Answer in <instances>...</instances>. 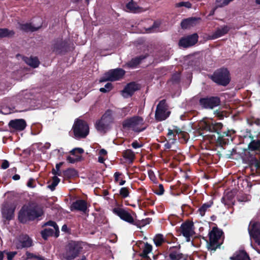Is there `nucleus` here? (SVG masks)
Wrapping results in <instances>:
<instances>
[{"instance_id":"obj_57","label":"nucleus","mask_w":260,"mask_h":260,"mask_svg":"<svg viewBox=\"0 0 260 260\" xmlns=\"http://www.w3.org/2000/svg\"><path fill=\"white\" fill-rule=\"evenodd\" d=\"M121 174L118 172H116L114 174V177L116 181H118L119 180V177Z\"/></svg>"},{"instance_id":"obj_17","label":"nucleus","mask_w":260,"mask_h":260,"mask_svg":"<svg viewBox=\"0 0 260 260\" xmlns=\"http://www.w3.org/2000/svg\"><path fill=\"white\" fill-rule=\"evenodd\" d=\"M31 240L26 235L20 236L16 242V247L17 249H21L24 247H29L31 246Z\"/></svg>"},{"instance_id":"obj_34","label":"nucleus","mask_w":260,"mask_h":260,"mask_svg":"<svg viewBox=\"0 0 260 260\" xmlns=\"http://www.w3.org/2000/svg\"><path fill=\"white\" fill-rule=\"evenodd\" d=\"M212 203H205L199 209L198 212L202 216H203L206 212L211 207Z\"/></svg>"},{"instance_id":"obj_27","label":"nucleus","mask_w":260,"mask_h":260,"mask_svg":"<svg viewBox=\"0 0 260 260\" xmlns=\"http://www.w3.org/2000/svg\"><path fill=\"white\" fill-rule=\"evenodd\" d=\"M232 260H250L248 255L244 251L237 252L235 255L231 257Z\"/></svg>"},{"instance_id":"obj_37","label":"nucleus","mask_w":260,"mask_h":260,"mask_svg":"<svg viewBox=\"0 0 260 260\" xmlns=\"http://www.w3.org/2000/svg\"><path fill=\"white\" fill-rule=\"evenodd\" d=\"M154 242L155 244L157 246H159L161 245V244L164 242V236L161 234H157L156 235L154 239Z\"/></svg>"},{"instance_id":"obj_29","label":"nucleus","mask_w":260,"mask_h":260,"mask_svg":"<svg viewBox=\"0 0 260 260\" xmlns=\"http://www.w3.org/2000/svg\"><path fill=\"white\" fill-rule=\"evenodd\" d=\"M15 32L12 30H9L7 28L0 29V38L5 37H12L14 36Z\"/></svg>"},{"instance_id":"obj_3","label":"nucleus","mask_w":260,"mask_h":260,"mask_svg":"<svg viewBox=\"0 0 260 260\" xmlns=\"http://www.w3.org/2000/svg\"><path fill=\"white\" fill-rule=\"evenodd\" d=\"M81 247L79 244L72 241L66 246L65 250L62 253L63 258L67 260H72L76 257L79 254Z\"/></svg>"},{"instance_id":"obj_58","label":"nucleus","mask_w":260,"mask_h":260,"mask_svg":"<svg viewBox=\"0 0 260 260\" xmlns=\"http://www.w3.org/2000/svg\"><path fill=\"white\" fill-rule=\"evenodd\" d=\"M20 176L18 174H15L12 177L13 179L14 180H18L20 179Z\"/></svg>"},{"instance_id":"obj_60","label":"nucleus","mask_w":260,"mask_h":260,"mask_svg":"<svg viewBox=\"0 0 260 260\" xmlns=\"http://www.w3.org/2000/svg\"><path fill=\"white\" fill-rule=\"evenodd\" d=\"M98 160L100 162L103 163L104 161V159L102 156H100L99 157Z\"/></svg>"},{"instance_id":"obj_40","label":"nucleus","mask_w":260,"mask_h":260,"mask_svg":"<svg viewBox=\"0 0 260 260\" xmlns=\"http://www.w3.org/2000/svg\"><path fill=\"white\" fill-rule=\"evenodd\" d=\"M159 26V23L154 22L151 27L146 29V32L150 33L157 31Z\"/></svg>"},{"instance_id":"obj_2","label":"nucleus","mask_w":260,"mask_h":260,"mask_svg":"<svg viewBox=\"0 0 260 260\" xmlns=\"http://www.w3.org/2000/svg\"><path fill=\"white\" fill-rule=\"evenodd\" d=\"M42 213V210L38 207H23L19 212L18 218L21 222L24 223L41 216Z\"/></svg>"},{"instance_id":"obj_5","label":"nucleus","mask_w":260,"mask_h":260,"mask_svg":"<svg viewBox=\"0 0 260 260\" xmlns=\"http://www.w3.org/2000/svg\"><path fill=\"white\" fill-rule=\"evenodd\" d=\"M73 130L76 138H84L89 133V126L85 121L77 119L73 125Z\"/></svg>"},{"instance_id":"obj_4","label":"nucleus","mask_w":260,"mask_h":260,"mask_svg":"<svg viewBox=\"0 0 260 260\" xmlns=\"http://www.w3.org/2000/svg\"><path fill=\"white\" fill-rule=\"evenodd\" d=\"M112 122L111 113L108 111L102 116L101 119L96 122L95 127L98 132L104 134L110 128Z\"/></svg>"},{"instance_id":"obj_49","label":"nucleus","mask_w":260,"mask_h":260,"mask_svg":"<svg viewBox=\"0 0 260 260\" xmlns=\"http://www.w3.org/2000/svg\"><path fill=\"white\" fill-rule=\"evenodd\" d=\"M164 192V189L162 184H159L158 190L156 191V193L158 195H161Z\"/></svg>"},{"instance_id":"obj_10","label":"nucleus","mask_w":260,"mask_h":260,"mask_svg":"<svg viewBox=\"0 0 260 260\" xmlns=\"http://www.w3.org/2000/svg\"><path fill=\"white\" fill-rule=\"evenodd\" d=\"M222 234V232L216 228H213L209 233V240L210 248L215 250L220 245L219 240Z\"/></svg>"},{"instance_id":"obj_30","label":"nucleus","mask_w":260,"mask_h":260,"mask_svg":"<svg viewBox=\"0 0 260 260\" xmlns=\"http://www.w3.org/2000/svg\"><path fill=\"white\" fill-rule=\"evenodd\" d=\"M152 246L147 243L145 244L141 255L144 258H148V254L152 251Z\"/></svg>"},{"instance_id":"obj_63","label":"nucleus","mask_w":260,"mask_h":260,"mask_svg":"<svg viewBox=\"0 0 260 260\" xmlns=\"http://www.w3.org/2000/svg\"><path fill=\"white\" fill-rule=\"evenodd\" d=\"M174 130V134L176 133V134H179V133H181V131H180L179 129H173Z\"/></svg>"},{"instance_id":"obj_19","label":"nucleus","mask_w":260,"mask_h":260,"mask_svg":"<svg viewBox=\"0 0 260 260\" xmlns=\"http://www.w3.org/2000/svg\"><path fill=\"white\" fill-rule=\"evenodd\" d=\"M9 126L14 129L22 131L25 128L26 123L25 121L22 119H15L9 122Z\"/></svg>"},{"instance_id":"obj_12","label":"nucleus","mask_w":260,"mask_h":260,"mask_svg":"<svg viewBox=\"0 0 260 260\" xmlns=\"http://www.w3.org/2000/svg\"><path fill=\"white\" fill-rule=\"evenodd\" d=\"M248 232L251 237L258 245H260V223L251 221L249 225Z\"/></svg>"},{"instance_id":"obj_41","label":"nucleus","mask_w":260,"mask_h":260,"mask_svg":"<svg viewBox=\"0 0 260 260\" xmlns=\"http://www.w3.org/2000/svg\"><path fill=\"white\" fill-rule=\"evenodd\" d=\"M26 257L27 259H35L36 260H45V259L40 255H35L34 253L26 252Z\"/></svg>"},{"instance_id":"obj_61","label":"nucleus","mask_w":260,"mask_h":260,"mask_svg":"<svg viewBox=\"0 0 260 260\" xmlns=\"http://www.w3.org/2000/svg\"><path fill=\"white\" fill-rule=\"evenodd\" d=\"M149 177H150V179L152 180H153L154 178V176L153 175V173L152 172H149Z\"/></svg>"},{"instance_id":"obj_56","label":"nucleus","mask_w":260,"mask_h":260,"mask_svg":"<svg viewBox=\"0 0 260 260\" xmlns=\"http://www.w3.org/2000/svg\"><path fill=\"white\" fill-rule=\"evenodd\" d=\"M99 153L101 155H105L107 154V152L106 150L102 149L100 150Z\"/></svg>"},{"instance_id":"obj_44","label":"nucleus","mask_w":260,"mask_h":260,"mask_svg":"<svg viewBox=\"0 0 260 260\" xmlns=\"http://www.w3.org/2000/svg\"><path fill=\"white\" fill-rule=\"evenodd\" d=\"M191 6V4L189 2H182L175 4V7L177 8L185 7L187 8H190Z\"/></svg>"},{"instance_id":"obj_38","label":"nucleus","mask_w":260,"mask_h":260,"mask_svg":"<svg viewBox=\"0 0 260 260\" xmlns=\"http://www.w3.org/2000/svg\"><path fill=\"white\" fill-rule=\"evenodd\" d=\"M200 126L202 128L210 132H211V129L213 128L211 123L205 121H203L200 122Z\"/></svg>"},{"instance_id":"obj_50","label":"nucleus","mask_w":260,"mask_h":260,"mask_svg":"<svg viewBox=\"0 0 260 260\" xmlns=\"http://www.w3.org/2000/svg\"><path fill=\"white\" fill-rule=\"evenodd\" d=\"M67 160L71 164H74L75 162H77L79 160V157L74 158L71 156H68L67 157Z\"/></svg>"},{"instance_id":"obj_15","label":"nucleus","mask_w":260,"mask_h":260,"mask_svg":"<svg viewBox=\"0 0 260 260\" xmlns=\"http://www.w3.org/2000/svg\"><path fill=\"white\" fill-rule=\"evenodd\" d=\"M193 223L191 222H185L180 226V232L184 236L187 242L190 241V237L194 234Z\"/></svg>"},{"instance_id":"obj_47","label":"nucleus","mask_w":260,"mask_h":260,"mask_svg":"<svg viewBox=\"0 0 260 260\" xmlns=\"http://www.w3.org/2000/svg\"><path fill=\"white\" fill-rule=\"evenodd\" d=\"M16 251H12L7 252V259L8 260H12L13 258L17 254Z\"/></svg>"},{"instance_id":"obj_33","label":"nucleus","mask_w":260,"mask_h":260,"mask_svg":"<svg viewBox=\"0 0 260 260\" xmlns=\"http://www.w3.org/2000/svg\"><path fill=\"white\" fill-rule=\"evenodd\" d=\"M234 0H215L216 8H223L229 5Z\"/></svg>"},{"instance_id":"obj_64","label":"nucleus","mask_w":260,"mask_h":260,"mask_svg":"<svg viewBox=\"0 0 260 260\" xmlns=\"http://www.w3.org/2000/svg\"><path fill=\"white\" fill-rule=\"evenodd\" d=\"M216 5L215 6V7L211 11L210 13V15H213L214 14L215 10L217 9Z\"/></svg>"},{"instance_id":"obj_62","label":"nucleus","mask_w":260,"mask_h":260,"mask_svg":"<svg viewBox=\"0 0 260 260\" xmlns=\"http://www.w3.org/2000/svg\"><path fill=\"white\" fill-rule=\"evenodd\" d=\"M165 148L170 149L171 148V144L169 143H167L165 144Z\"/></svg>"},{"instance_id":"obj_18","label":"nucleus","mask_w":260,"mask_h":260,"mask_svg":"<svg viewBox=\"0 0 260 260\" xmlns=\"http://www.w3.org/2000/svg\"><path fill=\"white\" fill-rule=\"evenodd\" d=\"M230 27L227 25H223L218 27L216 30L209 36V39L214 40L220 38L228 34Z\"/></svg>"},{"instance_id":"obj_14","label":"nucleus","mask_w":260,"mask_h":260,"mask_svg":"<svg viewBox=\"0 0 260 260\" xmlns=\"http://www.w3.org/2000/svg\"><path fill=\"white\" fill-rule=\"evenodd\" d=\"M15 204L12 201H6L3 204L2 212L3 216L7 219H11L13 216L15 209Z\"/></svg>"},{"instance_id":"obj_21","label":"nucleus","mask_w":260,"mask_h":260,"mask_svg":"<svg viewBox=\"0 0 260 260\" xmlns=\"http://www.w3.org/2000/svg\"><path fill=\"white\" fill-rule=\"evenodd\" d=\"M71 210H77L85 212L87 209L86 202L82 200H77L71 205Z\"/></svg>"},{"instance_id":"obj_39","label":"nucleus","mask_w":260,"mask_h":260,"mask_svg":"<svg viewBox=\"0 0 260 260\" xmlns=\"http://www.w3.org/2000/svg\"><path fill=\"white\" fill-rule=\"evenodd\" d=\"M211 125L213 128L212 129H211L210 132H215L219 134L220 131L222 127V123L218 122L213 124V123H212Z\"/></svg>"},{"instance_id":"obj_46","label":"nucleus","mask_w":260,"mask_h":260,"mask_svg":"<svg viewBox=\"0 0 260 260\" xmlns=\"http://www.w3.org/2000/svg\"><path fill=\"white\" fill-rule=\"evenodd\" d=\"M120 194L124 198H126L129 195V191L127 188L122 187L119 191Z\"/></svg>"},{"instance_id":"obj_28","label":"nucleus","mask_w":260,"mask_h":260,"mask_svg":"<svg viewBox=\"0 0 260 260\" xmlns=\"http://www.w3.org/2000/svg\"><path fill=\"white\" fill-rule=\"evenodd\" d=\"M145 58V56L143 55L134 58L130 61L127 63V66L130 68H135L140 63L142 59Z\"/></svg>"},{"instance_id":"obj_23","label":"nucleus","mask_w":260,"mask_h":260,"mask_svg":"<svg viewBox=\"0 0 260 260\" xmlns=\"http://www.w3.org/2000/svg\"><path fill=\"white\" fill-rule=\"evenodd\" d=\"M67 42L62 40L57 41L53 47V51L56 53H60L63 52L67 46Z\"/></svg>"},{"instance_id":"obj_22","label":"nucleus","mask_w":260,"mask_h":260,"mask_svg":"<svg viewBox=\"0 0 260 260\" xmlns=\"http://www.w3.org/2000/svg\"><path fill=\"white\" fill-rule=\"evenodd\" d=\"M198 19L196 18H188L184 19L181 23V26L183 29H188L196 25Z\"/></svg>"},{"instance_id":"obj_43","label":"nucleus","mask_w":260,"mask_h":260,"mask_svg":"<svg viewBox=\"0 0 260 260\" xmlns=\"http://www.w3.org/2000/svg\"><path fill=\"white\" fill-rule=\"evenodd\" d=\"M123 156L129 159H133L135 157V153L131 150H126L123 152Z\"/></svg>"},{"instance_id":"obj_32","label":"nucleus","mask_w":260,"mask_h":260,"mask_svg":"<svg viewBox=\"0 0 260 260\" xmlns=\"http://www.w3.org/2000/svg\"><path fill=\"white\" fill-rule=\"evenodd\" d=\"M248 148L251 150H256L260 148V140H253L249 145Z\"/></svg>"},{"instance_id":"obj_16","label":"nucleus","mask_w":260,"mask_h":260,"mask_svg":"<svg viewBox=\"0 0 260 260\" xmlns=\"http://www.w3.org/2000/svg\"><path fill=\"white\" fill-rule=\"evenodd\" d=\"M198 40V35L195 33L182 38L179 42V45L183 48H187L194 45Z\"/></svg>"},{"instance_id":"obj_31","label":"nucleus","mask_w":260,"mask_h":260,"mask_svg":"<svg viewBox=\"0 0 260 260\" xmlns=\"http://www.w3.org/2000/svg\"><path fill=\"white\" fill-rule=\"evenodd\" d=\"M63 175L65 177L70 178L76 176L77 175V172L75 169L70 168L63 171Z\"/></svg>"},{"instance_id":"obj_26","label":"nucleus","mask_w":260,"mask_h":260,"mask_svg":"<svg viewBox=\"0 0 260 260\" xmlns=\"http://www.w3.org/2000/svg\"><path fill=\"white\" fill-rule=\"evenodd\" d=\"M23 60L28 66L36 68L39 65L40 62L37 57H23Z\"/></svg>"},{"instance_id":"obj_9","label":"nucleus","mask_w":260,"mask_h":260,"mask_svg":"<svg viewBox=\"0 0 260 260\" xmlns=\"http://www.w3.org/2000/svg\"><path fill=\"white\" fill-rule=\"evenodd\" d=\"M125 71L122 69H116L111 70L106 73L103 77L100 79V82L107 81H116L121 78L124 75Z\"/></svg>"},{"instance_id":"obj_8","label":"nucleus","mask_w":260,"mask_h":260,"mask_svg":"<svg viewBox=\"0 0 260 260\" xmlns=\"http://www.w3.org/2000/svg\"><path fill=\"white\" fill-rule=\"evenodd\" d=\"M166 100L160 101L157 105L155 113V117L157 121H162L169 117L170 112L168 110Z\"/></svg>"},{"instance_id":"obj_59","label":"nucleus","mask_w":260,"mask_h":260,"mask_svg":"<svg viewBox=\"0 0 260 260\" xmlns=\"http://www.w3.org/2000/svg\"><path fill=\"white\" fill-rule=\"evenodd\" d=\"M61 230L63 232H67L68 231V227L66 224L63 225L61 228Z\"/></svg>"},{"instance_id":"obj_54","label":"nucleus","mask_w":260,"mask_h":260,"mask_svg":"<svg viewBox=\"0 0 260 260\" xmlns=\"http://www.w3.org/2000/svg\"><path fill=\"white\" fill-rule=\"evenodd\" d=\"M132 146L134 148H138L141 147V145L139 144L137 141H134L132 143Z\"/></svg>"},{"instance_id":"obj_48","label":"nucleus","mask_w":260,"mask_h":260,"mask_svg":"<svg viewBox=\"0 0 260 260\" xmlns=\"http://www.w3.org/2000/svg\"><path fill=\"white\" fill-rule=\"evenodd\" d=\"M83 152L84 150L83 149L80 148H76L71 151V153L73 155H75L76 152L82 154L83 153Z\"/></svg>"},{"instance_id":"obj_11","label":"nucleus","mask_w":260,"mask_h":260,"mask_svg":"<svg viewBox=\"0 0 260 260\" xmlns=\"http://www.w3.org/2000/svg\"><path fill=\"white\" fill-rule=\"evenodd\" d=\"M114 213L118 216L122 220L132 224L136 225L134 218L131 214L124 209L120 207L114 208L113 209Z\"/></svg>"},{"instance_id":"obj_7","label":"nucleus","mask_w":260,"mask_h":260,"mask_svg":"<svg viewBox=\"0 0 260 260\" xmlns=\"http://www.w3.org/2000/svg\"><path fill=\"white\" fill-rule=\"evenodd\" d=\"M45 226H50V227L46 228L41 232V235L45 240L50 236H54L55 237L59 236V228L57 224L52 221H49L44 224Z\"/></svg>"},{"instance_id":"obj_51","label":"nucleus","mask_w":260,"mask_h":260,"mask_svg":"<svg viewBox=\"0 0 260 260\" xmlns=\"http://www.w3.org/2000/svg\"><path fill=\"white\" fill-rule=\"evenodd\" d=\"M167 136L170 139L174 140L176 135L173 129H169Z\"/></svg>"},{"instance_id":"obj_1","label":"nucleus","mask_w":260,"mask_h":260,"mask_svg":"<svg viewBox=\"0 0 260 260\" xmlns=\"http://www.w3.org/2000/svg\"><path fill=\"white\" fill-rule=\"evenodd\" d=\"M122 126L124 128L131 129L135 132L139 133L145 130L148 124L145 123L142 117L134 116L125 119L122 122Z\"/></svg>"},{"instance_id":"obj_24","label":"nucleus","mask_w":260,"mask_h":260,"mask_svg":"<svg viewBox=\"0 0 260 260\" xmlns=\"http://www.w3.org/2000/svg\"><path fill=\"white\" fill-rule=\"evenodd\" d=\"M169 257L171 260H180L183 258V254L178 249L173 247L169 249Z\"/></svg>"},{"instance_id":"obj_55","label":"nucleus","mask_w":260,"mask_h":260,"mask_svg":"<svg viewBox=\"0 0 260 260\" xmlns=\"http://www.w3.org/2000/svg\"><path fill=\"white\" fill-rule=\"evenodd\" d=\"M179 74H178L174 75L172 77V79L174 81H177L179 80Z\"/></svg>"},{"instance_id":"obj_42","label":"nucleus","mask_w":260,"mask_h":260,"mask_svg":"<svg viewBox=\"0 0 260 260\" xmlns=\"http://www.w3.org/2000/svg\"><path fill=\"white\" fill-rule=\"evenodd\" d=\"M62 162H59L58 164H57L55 166V169H53L52 172L54 176H56V175L58 176H61V172L60 171V168L62 165Z\"/></svg>"},{"instance_id":"obj_6","label":"nucleus","mask_w":260,"mask_h":260,"mask_svg":"<svg viewBox=\"0 0 260 260\" xmlns=\"http://www.w3.org/2000/svg\"><path fill=\"white\" fill-rule=\"evenodd\" d=\"M211 79L218 84L225 86L230 82L229 72L226 69L218 70L211 76Z\"/></svg>"},{"instance_id":"obj_53","label":"nucleus","mask_w":260,"mask_h":260,"mask_svg":"<svg viewBox=\"0 0 260 260\" xmlns=\"http://www.w3.org/2000/svg\"><path fill=\"white\" fill-rule=\"evenodd\" d=\"M9 166V163L7 160H4L2 165V168L3 169H7Z\"/></svg>"},{"instance_id":"obj_45","label":"nucleus","mask_w":260,"mask_h":260,"mask_svg":"<svg viewBox=\"0 0 260 260\" xmlns=\"http://www.w3.org/2000/svg\"><path fill=\"white\" fill-rule=\"evenodd\" d=\"M112 88V84L111 83H107L105 87L103 88H101L100 89V91L102 92L106 93L109 91H110Z\"/></svg>"},{"instance_id":"obj_36","label":"nucleus","mask_w":260,"mask_h":260,"mask_svg":"<svg viewBox=\"0 0 260 260\" xmlns=\"http://www.w3.org/2000/svg\"><path fill=\"white\" fill-rule=\"evenodd\" d=\"M59 181L60 179L57 176H53L52 178V181L50 184L48 185V187L52 191L54 190L55 188V187L58 184Z\"/></svg>"},{"instance_id":"obj_25","label":"nucleus","mask_w":260,"mask_h":260,"mask_svg":"<svg viewBox=\"0 0 260 260\" xmlns=\"http://www.w3.org/2000/svg\"><path fill=\"white\" fill-rule=\"evenodd\" d=\"M126 7L129 11L133 13H141L145 11L146 10L139 7L137 3L132 1L128 3Z\"/></svg>"},{"instance_id":"obj_52","label":"nucleus","mask_w":260,"mask_h":260,"mask_svg":"<svg viewBox=\"0 0 260 260\" xmlns=\"http://www.w3.org/2000/svg\"><path fill=\"white\" fill-rule=\"evenodd\" d=\"M232 194L231 193H228L226 195L224 196L223 198H222V200L224 202L226 200H229L230 201L232 202V198L233 197H232Z\"/></svg>"},{"instance_id":"obj_13","label":"nucleus","mask_w":260,"mask_h":260,"mask_svg":"<svg viewBox=\"0 0 260 260\" xmlns=\"http://www.w3.org/2000/svg\"><path fill=\"white\" fill-rule=\"evenodd\" d=\"M220 103V99L217 96L202 98L200 100V105L206 109H213L219 105Z\"/></svg>"},{"instance_id":"obj_35","label":"nucleus","mask_w":260,"mask_h":260,"mask_svg":"<svg viewBox=\"0 0 260 260\" xmlns=\"http://www.w3.org/2000/svg\"><path fill=\"white\" fill-rule=\"evenodd\" d=\"M20 28L24 31H34L37 30L38 28L35 27L30 23H25L20 25Z\"/></svg>"},{"instance_id":"obj_20","label":"nucleus","mask_w":260,"mask_h":260,"mask_svg":"<svg viewBox=\"0 0 260 260\" xmlns=\"http://www.w3.org/2000/svg\"><path fill=\"white\" fill-rule=\"evenodd\" d=\"M139 84L132 82L128 84L123 90V95L125 98L131 96L135 91L139 89Z\"/></svg>"}]
</instances>
